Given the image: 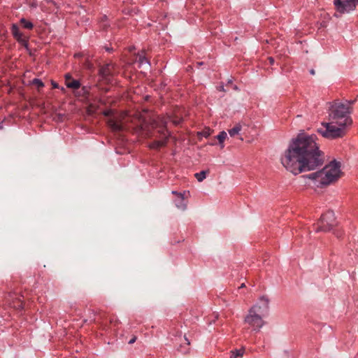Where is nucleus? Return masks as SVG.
I'll return each mask as SVG.
<instances>
[{
    "label": "nucleus",
    "mask_w": 358,
    "mask_h": 358,
    "mask_svg": "<svg viewBox=\"0 0 358 358\" xmlns=\"http://www.w3.org/2000/svg\"><path fill=\"white\" fill-rule=\"evenodd\" d=\"M358 0H334V6L338 13L334 15L336 17H340L341 15L348 13L356 9Z\"/></svg>",
    "instance_id": "nucleus-8"
},
{
    "label": "nucleus",
    "mask_w": 358,
    "mask_h": 358,
    "mask_svg": "<svg viewBox=\"0 0 358 358\" xmlns=\"http://www.w3.org/2000/svg\"><path fill=\"white\" fill-rule=\"evenodd\" d=\"M208 172V171H201L199 173H195L194 176L199 182H202L206 178V174Z\"/></svg>",
    "instance_id": "nucleus-19"
},
{
    "label": "nucleus",
    "mask_w": 358,
    "mask_h": 358,
    "mask_svg": "<svg viewBox=\"0 0 358 358\" xmlns=\"http://www.w3.org/2000/svg\"><path fill=\"white\" fill-rule=\"evenodd\" d=\"M310 73L311 75H315V70H314V69H311V70H310Z\"/></svg>",
    "instance_id": "nucleus-32"
},
{
    "label": "nucleus",
    "mask_w": 358,
    "mask_h": 358,
    "mask_svg": "<svg viewBox=\"0 0 358 358\" xmlns=\"http://www.w3.org/2000/svg\"><path fill=\"white\" fill-rule=\"evenodd\" d=\"M14 308L17 309H22L24 308V303L20 299H17L14 302Z\"/></svg>",
    "instance_id": "nucleus-24"
},
{
    "label": "nucleus",
    "mask_w": 358,
    "mask_h": 358,
    "mask_svg": "<svg viewBox=\"0 0 358 358\" xmlns=\"http://www.w3.org/2000/svg\"><path fill=\"white\" fill-rule=\"evenodd\" d=\"M172 194L176 196L178 198H181V197H185V192H183L182 193V192H178L177 191H172L171 192Z\"/></svg>",
    "instance_id": "nucleus-25"
},
{
    "label": "nucleus",
    "mask_w": 358,
    "mask_h": 358,
    "mask_svg": "<svg viewBox=\"0 0 358 358\" xmlns=\"http://www.w3.org/2000/svg\"><path fill=\"white\" fill-rule=\"evenodd\" d=\"M259 300L262 303L263 307L257 304L254 305L250 308L244 320V322L252 327L254 331H257L264 325L265 322L262 319V315L264 312L268 311L269 304V299L265 296H262Z\"/></svg>",
    "instance_id": "nucleus-2"
},
{
    "label": "nucleus",
    "mask_w": 358,
    "mask_h": 358,
    "mask_svg": "<svg viewBox=\"0 0 358 358\" xmlns=\"http://www.w3.org/2000/svg\"><path fill=\"white\" fill-rule=\"evenodd\" d=\"M136 339H137L136 336H133L131 340H129V344H133L134 343H135Z\"/></svg>",
    "instance_id": "nucleus-27"
},
{
    "label": "nucleus",
    "mask_w": 358,
    "mask_h": 358,
    "mask_svg": "<svg viewBox=\"0 0 358 358\" xmlns=\"http://www.w3.org/2000/svg\"><path fill=\"white\" fill-rule=\"evenodd\" d=\"M324 128L317 129L323 137L330 139L341 138L345 134V127L347 125H340L338 122L329 121V122L322 123Z\"/></svg>",
    "instance_id": "nucleus-5"
},
{
    "label": "nucleus",
    "mask_w": 358,
    "mask_h": 358,
    "mask_svg": "<svg viewBox=\"0 0 358 358\" xmlns=\"http://www.w3.org/2000/svg\"><path fill=\"white\" fill-rule=\"evenodd\" d=\"M227 133L224 131H222L220 132V134L216 136L217 139L218 140L219 143L222 145L221 147L223 148L224 145V141L227 138Z\"/></svg>",
    "instance_id": "nucleus-21"
},
{
    "label": "nucleus",
    "mask_w": 358,
    "mask_h": 358,
    "mask_svg": "<svg viewBox=\"0 0 358 358\" xmlns=\"http://www.w3.org/2000/svg\"><path fill=\"white\" fill-rule=\"evenodd\" d=\"M245 285V283H242L241 285L239 287V288H243L244 287Z\"/></svg>",
    "instance_id": "nucleus-35"
},
{
    "label": "nucleus",
    "mask_w": 358,
    "mask_h": 358,
    "mask_svg": "<svg viewBox=\"0 0 358 358\" xmlns=\"http://www.w3.org/2000/svg\"><path fill=\"white\" fill-rule=\"evenodd\" d=\"M280 161L282 166L294 175L322 166L324 156L317 143V136L301 131L292 139Z\"/></svg>",
    "instance_id": "nucleus-1"
},
{
    "label": "nucleus",
    "mask_w": 358,
    "mask_h": 358,
    "mask_svg": "<svg viewBox=\"0 0 358 358\" xmlns=\"http://www.w3.org/2000/svg\"><path fill=\"white\" fill-rule=\"evenodd\" d=\"M269 63L271 64H273L274 63V59L273 57H268Z\"/></svg>",
    "instance_id": "nucleus-30"
},
{
    "label": "nucleus",
    "mask_w": 358,
    "mask_h": 358,
    "mask_svg": "<svg viewBox=\"0 0 358 358\" xmlns=\"http://www.w3.org/2000/svg\"><path fill=\"white\" fill-rule=\"evenodd\" d=\"M176 206L182 210L187 208V203L185 202V197L178 198L174 201Z\"/></svg>",
    "instance_id": "nucleus-14"
},
{
    "label": "nucleus",
    "mask_w": 358,
    "mask_h": 358,
    "mask_svg": "<svg viewBox=\"0 0 358 358\" xmlns=\"http://www.w3.org/2000/svg\"><path fill=\"white\" fill-rule=\"evenodd\" d=\"M167 122L166 119L162 117H157L152 122V127L155 130L156 134L154 136L159 138L149 145L151 149H159L166 145L168 138L171 136L170 132L166 129Z\"/></svg>",
    "instance_id": "nucleus-4"
},
{
    "label": "nucleus",
    "mask_w": 358,
    "mask_h": 358,
    "mask_svg": "<svg viewBox=\"0 0 358 358\" xmlns=\"http://www.w3.org/2000/svg\"><path fill=\"white\" fill-rule=\"evenodd\" d=\"M329 120L338 122L340 125H350L352 122L349 117L351 113V107L345 103L334 101L329 103Z\"/></svg>",
    "instance_id": "nucleus-3"
},
{
    "label": "nucleus",
    "mask_w": 358,
    "mask_h": 358,
    "mask_svg": "<svg viewBox=\"0 0 358 358\" xmlns=\"http://www.w3.org/2000/svg\"><path fill=\"white\" fill-rule=\"evenodd\" d=\"M113 65L107 64L99 69V75L104 80H108L112 74Z\"/></svg>",
    "instance_id": "nucleus-10"
},
{
    "label": "nucleus",
    "mask_w": 358,
    "mask_h": 358,
    "mask_svg": "<svg viewBox=\"0 0 358 358\" xmlns=\"http://www.w3.org/2000/svg\"><path fill=\"white\" fill-rule=\"evenodd\" d=\"M31 83L33 85H36L38 88H41V87H43L44 86V84L42 82V80L38 79V78H34L32 80Z\"/></svg>",
    "instance_id": "nucleus-23"
},
{
    "label": "nucleus",
    "mask_w": 358,
    "mask_h": 358,
    "mask_svg": "<svg viewBox=\"0 0 358 358\" xmlns=\"http://www.w3.org/2000/svg\"><path fill=\"white\" fill-rule=\"evenodd\" d=\"M103 114L104 116L109 117V116H110L113 114V110H110V109L104 110L103 112Z\"/></svg>",
    "instance_id": "nucleus-26"
},
{
    "label": "nucleus",
    "mask_w": 358,
    "mask_h": 358,
    "mask_svg": "<svg viewBox=\"0 0 358 358\" xmlns=\"http://www.w3.org/2000/svg\"><path fill=\"white\" fill-rule=\"evenodd\" d=\"M322 170V185H328L337 180L341 173V163L335 159L326 165Z\"/></svg>",
    "instance_id": "nucleus-6"
},
{
    "label": "nucleus",
    "mask_w": 358,
    "mask_h": 358,
    "mask_svg": "<svg viewBox=\"0 0 358 358\" xmlns=\"http://www.w3.org/2000/svg\"><path fill=\"white\" fill-rule=\"evenodd\" d=\"M20 23L24 28L27 29H31L34 27L33 23L27 20L25 18H22L20 20Z\"/></svg>",
    "instance_id": "nucleus-20"
},
{
    "label": "nucleus",
    "mask_w": 358,
    "mask_h": 358,
    "mask_svg": "<svg viewBox=\"0 0 358 358\" xmlns=\"http://www.w3.org/2000/svg\"><path fill=\"white\" fill-rule=\"evenodd\" d=\"M138 62L139 67H142L144 65L150 66V62H149L148 59L145 57V55H143V54H138Z\"/></svg>",
    "instance_id": "nucleus-15"
},
{
    "label": "nucleus",
    "mask_w": 358,
    "mask_h": 358,
    "mask_svg": "<svg viewBox=\"0 0 358 358\" xmlns=\"http://www.w3.org/2000/svg\"><path fill=\"white\" fill-rule=\"evenodd\" d=\"M241 130V125L239 124H237L232 129H229L228 131H229V134L231 136H234L236 134H238Z\"/></svg>",
    "instance_id": "nucleus-18"
},
{
    "label": "nucleus",
    "mask_w": 358,
    "mask_h": 358,
    "mask_svg": "<svg viewBox=\"0 0 358 358\" xmlns=\"http://www.w3.org/2000/svg\"><path fill=\"white\" fill-rule=\"evenodd\" d=\"M201 134L202 136H203L204 137L207 138L210 135V132L209 131H202L201 133Z\"/></svg>",
    "instance_id": "nucleus-28"
},
{
    "label": "nucleus",
    "mask_w": 358,
    "mask_h": 358,
    "mask_svg": "<svg viewBox=\"0 0 358 358\" xmlns=\"http://www.w3.org/2000/svg\"><path fill=\"white\" fill-rule=\"evenodd\" d=\"M183 338L185 342V344H180L179 347L177 348V350L182 354H187L189 351V346L190 345V341L186 337V336H184Z\"/></svg>",
    "instance_id": "nucleus-12"
},
{
    "label": "nucleus",
    "mask_w": 358,
    "mask_h": 358,
    "mask_svg": "<svg viewBox=\"0 0 358 358\" xmlns=\"http://www.w3.org/2000/svg\"><path fill=\"white\" fill-rule=\"evenodd\" d=\"M357 5H358V3H357Z\"/></svg>",
    "instance_id": "nucleus-38"
},
{
    "label": "nucleus",
    "mask_w": 358,
    "mask_h": 358,
    "mask_svg": "<svg viewBox=\"0 0 358 358\" xmlns=\"http://www.w3.org/2000/svg\"><path fill=\"white\" fill-rule=\"evenodd\" d=\"M234 90H238V87L235 85V86L234 87Z\"/></svg>",
    "instance_id": "nucleus-37"
},
{
    "label": "nucleus",
    "mask_w": 358,
    "mask_h": 358,
    "mask_svg": "<svg viewBox=\"0 0 358 358\" xmlns=\"http://www.w3.org/2000/svg\"><path fill=\"white\" fill-rule=\"evenodd\" d=\"M106 51L110 52V51H111V50H112V48H106Z\"/></svg>",
    "instance_id": "nucleus-34"
},
{
    "label": "nucleus",
    "mask_w": 358,
    "mask_h": 358,
    "mask_svg": "<svg viewBox=\"0 0 358 358\" xmlns=\"http://www.w3.org/2000/svg\"><path fill=\"white\" fill-rule=\"evenodd\" d=\"M244 348H241L239 350H235L234 351H231L230 358H241L244 354Z\"/></svg>",
    "instance_id": "nucleus-17"
},
{
    "label": "nucleus",
    "mask_w": 358,
    "mask_h": 358,
    "mask_svg": "<svg viewBox=\"0 0 358 358\" xmlns=\"http://www.w3.org/2000/svg\"><path fill=\"white\" fill-rule=\"evenodd\" d=\"M66 87L69 88H71L73 90H77L80 87V83L77 80H71L69 81H66Z\"/></svg>",
    "instance_id": "nucleus-16"
},
{
    "label": "nucleus",
    "mask_w": 358,
    "mask_h": 358,
    "mask_svg": "<svg viewBox=\"0 0 358 358\" xmlns=\"http://www.w3.org/2000/svg\"><path fill=\"white\" fill-rule=\"evenodd\" d=\"M65 77H66V81H69V80H71V76H69V74L66 75V76H65Z\"/></svg>",
    "instance_id": "nucleus-31"
},
{
    "label": "nucleus",
    "mask_w": 358,
    "mask_h": 358,
    "mask_svg": "<svg viewBox=\"0 0 358 358\" xmlns=\"http://www.w3.org/2000/svg\"><path fill=\"white\" fill-rule=\"evenodd\" d=\"M355 102V100L348 101V103H347L346 105H348V106H350V105L353 104Z\"/></svg>",
    "instance_id": "nucleus-29"
},
{
    "label": "nucleus",
    "mask_w": 358,
    "mask_h": 358,
    "mask_svg": "<svg viewBox=\"0 0 358 358\" xmlns=\"http://www.w3.org/2000/svg\"><path fill=\"white\" fill-rule=\"evenodd\" d=\"M54 88H58V85L57 83H52Z\"/></svg>",
    "instance_id": "nucleus-33"
},
{
    "label": "nucleus",
    "mask_w": 358,
    "mask_h": 358,
    "mask_svg": "<svg viewBox=\"0 0 358 358\" xmlns=\"http://www.w3.org/2000/svg\"><path fill=\"white\" fill-rule=\"evenodd\" d=\"M11 31L14 38L19 42H24L22 34L20 32L17 25L13 24L11 27Z\"/></svg>",
    "instance_id": "nucleus-13"
},
{
    "label": "nucleus",
    "mask_w": 358,
    "mask_h": 358,
    "mask_svg": "<svg viewBox=\"0 0 358 358\" xmlns=\"http://www.w3.org/2000/svg\"><path fill=\"white\" fill-rule=\"evenodd\" d=\"M303 177L305 178H308L312 180L316 181V182H319L321 185H322V179L323 176H322V170H320V171L314 172V173H311L308 175L303 176Z\"/></svg>",
    "instance_id": "nucleus-11"
},
{
    "label": "nucleus",
    "mask_w": 358,
    "mask_h": 358,
    "mask_svg": "<svg viewBox=\"0 0 358 358\" xmlns=\"http://www.w3.org/2000/svg\"><path fill=\"white\" fill-rule=\"evenodd\" d=\"M162 117L166 119L167 122L169 121H171L174 125H178L182 121V118L172 119L171 117Z\"/></svg>",
    "instance_id": "nucleus-22"
},
{
    "label": "nucleus",
    "mask_w": 358,
    "mask_h": 358,
    "mask_svg": "<svg viewBox=\"0 0 358 358\" xmlns=\"http://www.w3.org/2000/svg\"><path fill=\"white\" fill-rule=\"evenodd\" d=\"M336 225V221L334 213L332 210H328L322 216L315 225V232H327L331 231Z\"/></svg>",
    "instance_id": "nucleus-7"
},
{
    "label": "nucleus",
    "mask_w": 358,
    "mask_h": 358,
    "mask_svg": "<svg viewBox=\"0 0 358 358\" xmlns=\"http://www.w3.org/2000/svg\"><path fill=\"white\" fill-rule=\"evenodd\" d=\"M108 125L113 131H122L124 130V126L120 118H110L108 120Z\"/></svg>",
    "instance_id": "nucleus-9"
},
{
    "label": "nucleus",
    "mask_w": 358,
    "mask_h": 358,
    "mask_svg": "<svg viewBox=\"0 0 358 358\" xmlns=\"http://www.w3.org/2000/svg\"><path fill=\"white\" fill-rule=\"evenodd\" d=\"M3 129V125H2V124L1 123V124H0V129Z\"/></svg>",
    "instance_id": "nucleus-36"
}]
</instances>
